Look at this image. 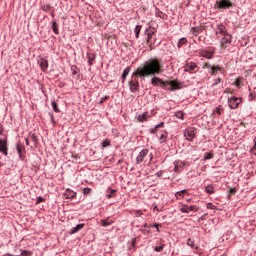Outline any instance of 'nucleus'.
Wrapping results in <instances>:
<instances>
[{
  "instance_id": "12",
  "label": "nucleus",
  "mask_w": 256,
  "mask_h": 256,
  "mask_svg": "<svg viewBox=\"0 0 256 256\" xmlns=\"http://www.w3.org/2000/svg\"><path fill=\"white\" fill-rule=\"evenodd\" d=\"M149 112H144L142 114H139L136 119L138 123H145L149 119Z\"/></svg>"
},
{
  "instance_id": "18",
  "label": "nucleus",
  "mask_w": 256,
  "mask_h": 256,
  "mask_svg": "<svg viewBox=\"0 0 256 256\" xmlns=\"http://www.w3.org/2000/svg\"><path fill=\"white\" fill-rule=\"evenodd\" d=\"M0 153H3V155H7V142L1 139H0Z\"/></svg>"
},
{
  "instance_id": "49",
  "label": "nucleus",
  "mask_w": 256,
  "mask_h": 256,
  "mask_svg": "<svg viewBox=\"0 0 256 256\" xmlns=\"http://www.w3.org/2000/svg\"><path fill=\"white\" fill-rule=\"evenodd\" d=\"M218 83H221V78H218V79L216 80V82L214 83V85H217Z\"/></svg>"
},
{
  "instance_id": "13",
  "label": "nucleus",
  "mask_w": 256,
  "mask_h": 256,
  "mask_svg": "<svg viewBox=\"0 0 256 256\" xmlns=\"http://www.w3.org/2000/svg\"><path fill=\"white\" fill-rule=\"evenodd\" d=\"M114 223L115 220L111 219L110 217L100 220L101 227H109V225H113Z\"/></svg>"
},
{
  "instance_id": "6",
  "label": "nucleus",
  "mask_w": 256,
  "mask_h": 256,
  "mask_svg": "<svg viewBox=\"0 0 256 256\" xmlns=\"http://www.w3.org/2000/svg\"><path fill=\"white\" fill-rule=\"evenodd\" d=\"M184 71L186 73H197L199 71V66L195 62H187L184 66Z\"/></svg>"
},
{
  "instance_id": "33",
  "label": "nucleus",
  "mask_w": 256,
  "mask_h": 256,
  "mask_svg": "<svg viewBox=\"0 0 256 256\" xmlns=\"http://www.w3.org/2000/svg\"><path fill=\"white\" fill-rule=\"evenodd\" d=\"M52 107H53V109H54V111L56 113H61V110H59V107L57 106V102L56 101L52 102Z\"/></svg>"
},
{
  "instance_id": "7",
  "label": "nucleus",
  "mask_w": 256,
  "mask_h": 256,
  "mask_svg": "<svg viewBox=\"0 0 256 256\" xmlns=\"http://www.w3.org/2000/svg\"><path fill=\"white\" fill-rule=\"evenodd\" d=\"M228 45H231V35L225 34L221 37L220 47L221 49H227Z\"/></svg>"
},
{
  "instance_id": "36",
  "label": "nucleus",
  "mask_w": 256,
  "mask_h": 256,
  "mask_svg": "<svg viewBox=\"0 0 256 256\" xmlns=\"http://www.w3.org/2000/svg\"><path fill=\"white\" fill-rule=\"evenodd\" d=\"M109 145H111V141L109 140H104L102 142V149H105V147H109Z\"/></svg>"
},
{
  "instance_id": "41",
  "label": "nucleus",
  "mask_w": 256,
  "mask_h": 256,
  "mask_svg": "<svg viewBox=\"0 0 256 256\" xmlns=\"http://www.w3.org/2000/svg\"><path fill=\"white\" fill-rule=\"evenodd\" d=\"M83 193L84 195H89V193H91V188H84Z\"/></svg>"
},
{
  "instance_id": "23",
  "label": "nucleus",
  "mask_w": 256,
  "mask_h": 256,
  "mask_svg": "<svg viewBox=\"0 0 256 256\" xmlns=\"http://www.w3.org/2000/svg\"><path fill=\"white\" fill-rule=\"evenodd\" d=\"M85 227V224H78L76 225L74 228L71 229V234H75V233H79V231H81V229H83Z\"/></svg>"
},
{
  "instance_id": "48",
  "label": "nucleus",
  "mask_w": 256,
  "mask_h": 256,
  "mask_svg": "<svg viewBox=\"0 0 256 256\" xmlns=\"http://www.w3.org/2000/svg\"><path fill=\"white\" fill-rule=\"evenodd\" d=\"M135 215H136V217H141L143 215V212H141V210H137L135 212Z\"/></svg>"
},
{
  "instance_id": "9",
  "label": "nucleus",
  "mask_w": 256,
  "mask_h": 256,
  "mask_svg": "<svg viewBox=\"0 0 256 256\" xmlns=\"http://www.w3.org/2000/svg\"><path fill=\"white\" fill-rule=\"evenodd\" d=\"M149 155V150L148 149H143L139 155L136 158V163L137 165H141L143 163L144 159Z\"/></svg>"
},
{
  "instance_id": "40",
  "label": "nucleus",
  "mask_w": 256,
  "mask_h": 256,
  "mask_svg": "<svg viewBox=\"0 0 256 256\" xmlns=\"http://www.w3.org/2000/svg\"><path fill=\"white\" fill-rule=\"evenodd\" d=\"M204 159H205V161H207L209 159H213V154L212 153H207Z\"/></svg>"
},
{
  "instance_id": "35",
  "label": "nucleus",
  "mask_w": 256,
  "mask_h": 256,
  "mask_svg": "<svg viewBox=\"0 0 256 256\" xmlns=\"http://www.w3.org/2000/svg\"><path fill=\"white\" fill-rule=\"evenodd\" d=\"M28 139H30L32 143H37V136H35V134H30Z\"/></svg>"
},
{
  "instance_id": "32",
  "label": "nucleus",
  "mask_w": 256,
  "mask_h": 256,
  "mask_svg": "<svg viewBox=\"0 0 256 256\" xmlns=\"http://www.w3.org/2000/svg\"><path fill=\"white\" fill-rule=\"evenodd\" d=\"M160 143H165L167 141V133H162L160 138H159Z\"/></svg>"
},
{
  "instance_id": "54",
  "label": "nucleus",
  "mask_w": 256,
  "mask_h": 256,
  "mask_svg": "<svg viewBox=\"0 0 256 256\" xmlns=\"http://www.w3.org/2000/svg\"><path fill=\"white\" fill-rule=\"evenodd\" d=\"M132 245H135V240H133Z\"/></svg>"
},
{
  "instance_id": "53",
  "label": "nucleus",
  "mask_w": 256,
  "mask_h": 256,
  "mask_svg": "<svg viewBox=\"0 0 256 256\" xmlns=\"http://www.w3.org/2000/svg\"><path fill=\"white\" fill-rule=\"evenodd\" d=\"M44 9H50V6H49V5H47V6H45V7H44Z\"/></svg>"
},
{
  "instance_id": "52",
  "label": "nucleus",
  "mask_w": 256,
  "mask_h": 256,
  "mask_svg": "<svg viewBox=\"0 0 256 256\" xmlns=\"http://www.w3.org/2000/svg\"><path fill=\"white\" fill-rule=\"evenodd\" d=\"M30 142L31 140L29 138H26V145H29Z\"/></svg>"
},
{
  "instance_id": "11",
  "label": "nucleus",
  "mask_w": 256,
  "mask_h": 256,
  "mask_svg": "<svg viewBox=\"0 0 256 256\" xmlns=\"http://www.w3.org/2000/svg\"><path fill=\"white\" fill-rule=\"evenodd\" d=\"M185 167V162L181 161V160H176L174 162V171L176 173H181L182 169H184Z\"/></svg>"
},
{
  "instance_id": "8",
  "label": "nucleus",
  "mask_w": 256,
  "mask_h": 256,
  "mask_svg": "<svg viewBox=\"0 0 256 256\" xmlns=\"http://www.w3.org/2000/svg\"><path fill=\"white\" fill-rule=\"evenodd\" d=\"M181 213H191V211H193L194 213H197V211H199V208L195 205H187V204H183L182 207L180 208Z\"/></svg>"
},
{
  "instance_id": "47",
  "label": "nucleus",
  "mask_w": 256,
  "mask_h": 256,
  "mask_svg": "<svg viewBox=\"0 0 256 256\" xmlns=\"http://www.w3.org/2000/svg\"><path fill=\"white\" fill-rule=\"evenodd\" d=\"M176 117H177L178 119H183V112H177V113H176Z\"/></svg>"
},
{
  "instance_id": "19",
  "label": "nucleus",
  "mask_w": 256,
  "mask_h": 256,
  "mask_svg": "<svg viewBox=\"0 0 256 256\" xmlns=\"http://www.w3.org/2000/svg\"><path fill=\"white\" fill-rule=\"evenodd\" d=\"M216 33H218L219 35H222V37L225 35H229V33H227V29L223 25L218 26Z\"/></svg>"
},
{
  "instance_id": "43",
  "label": "nucleus",
  "mask_w": 256,
  "mask_h": 256,
  "mask_svg": "<svg viewBox=\"0 0 256 256\" xmlns=\"http://www.w3.org/2000/svg\"><path fill=\"white\" fill-rule=\"evenodd\" d=\"M22 255H23V256H31L32 253H31L30 251L24 250V251L22 252Z\"/></svg>"
},
{
  "instance_id": "3",
  "label": "nucleus",
  "mask_w": 256,
  "mask_h": 256,
  "mask_svg": "<svg viewBox=\"0 0 256 256\" xmlns=\"http://www.w3.org/2000/svg\"><path fill=\"white\" fill-rule=\"evenodd\" d=\"M216 7L217 9H233L235 7V3H233L231 0H218L216 1Z\"/></svg>"
},
{
  "instance_id": "38",
  "label": "nucleus",
  "mask_w": 256,
  "mask_h": 256,
  "mask_svg": "<svg viewBox=\"0 0 256 256\" xmlns=\"http://www.w3.org/2000/svg\"><path fill=\"white\" fill-rule=\"evenodd\" d=\"M214 113H217V115H222L223 113V108L221 106L217 107L214 111Z\"/></svg>"
},
{
  "instance_id": "37",
  "label": "nucleus",
  "mask_w": 256,
  "mask_h": 256,
  "mask_svg": "<svg viewBox=\"0 0 256 256\" xmlns=\"http://www.w3.org/2000/svg\"><path fill=\"white\" fill-rule=\"evenodd\" d=\"M163 249H165V244L154 247V251H157L158 253H160V251H162Z\"/></svg>"
},
{
  "instance_id": "30",
  "label": "nucleus",
  "mask_w": 256,
  "mask_h": 256,
  "mask_svg": "<svg viewBox=\"0 0 256 256\" xmlns=\"http://www.w3.org/2000/svg\"><path fill=\"white\" fill-rule=\"evenodd\" d=\"M141 29H142V26L141 25H137L134 29V33H135V37L136 39H139V34L141 33Z\"/></svg>"
},
{
  "instance_id": "50",
  "label": "nucleus",
  "mask_w": 256,
  "mask_h": 256,
  "mask_svg": "<svg viewBox=\"0 0 256 256\" xmlns=\"http://www.w3.org/2000/svg\"><path fill=\"white\" fill-rule=\"evenodd\" d=\"M154 227H155V229H157V231H159V227H160L159 224H154Z\"/></svg>"
},
{
  "instance_id": "1",
  "label": "nucleus",
  "mask_w": 256,
  "mask_h": 256,
  "mask_svg": "<svg viewBox=\"0 0 256 256\" xmlns=\"http://www.w3.org/2000/svg\"><path fill=\"white\" fill-rule=\"evenodd\" d=\"M165 71L163 66V60L161 58H151L146 61L142 66H139L135 72H133L132 77H140L145 79V77H153L154 75H161Z\"/></svg>"
},
{
  "instance_id": "42",
  "label": "nucleus",
  "mask_w": 256,
  "mask_h": 256,
  "mask_svg": "<svg viewBox=\"0 0 256 256\" xmlns=\"http://www.w3.org/2000/svg\"><path fill=\"white\" fill-rule=\"evenodd\" d=\"M211 67H213V66H211L210 63H205V64L203 65V69H210V70H211Z\"/></svg>"
},
{
  "instance_id": "15",
  "label": "nucleus",
  "mask_w": 256,
  "mask_h": 256,
  "mask_svg": "<svg viewBox=\"0 0 256 256\" xmlns=\"http://www.w3.org/2000/svg\"><path fill=\"white\" fill-rule=\"evenodd\" d=\"M38 63L42 71H47V69L49 68V62L45 58H41L40 60H38Z\"/></svg>"
},
{
  "instance_id": "24",
  "label": "nucleus",
  "mask_w": 256,
  "mask_h": 256,
  "mask_svg": "<svg viewBox=\"0 0 256 256\" xmlns=\"http://www.w3.org/2000/svg\"><path fill=\"white\" fill-rule=\"evenodd\" d=\"M17 151L20 159L23 161V159H25V155L23 154V151H25V147H23L22 145H17Z\"/></svg>"
},
{
  "instance_id": "2",
  "label": "nucleus",
  "mask_w": 256,
  "mask_h": 256,
  "mask_svg": "<svg viewBox=\"0 0 256 256\" xmlns=\"http://www.w3.org/2000/svg\"><path fill=\"white\" fill-rule=\"evenodd\" d=\"M151 85H153L154 87L160 86L161 89H167V91H179V89H181L182 87V84L177 80L163 81V79L159 77H153L151 79Z\"/></svg>"
},
{
  "instance_id": "34",
  "label": "nucleus",
  "mask_w": 256,
  "mask_h": 256,
  "mask_svg": "<svg viewBox=\"0 0 256 256\" xmlns=\"http://www.w3.org/2000/svg\"><path fill=\"white\" fill-rule=\"evenodd\" d=\"M205 191H206V193L211 195L214 191L213 186H211V185L206 186Z\"/></svg>"
},
{
  "instance_id": "28",
  "label": "nucleus",
  "mask_w": 256,
  "mask_h": 256,
  "mask_svg": "<svg viewBox=\"0 0 256 256\" xmlns=\"http://www.w3.org/2000/svg\"><path fill=\"white\" fill-rule=\"evenodd\" d=\"M52 31L56 35H59V24H57L55 21L52 22Z\"/></svg>"
},
{
  "instance_id": "17",
  "label": "nucleus",
  "mask_w": 256,
  "mask_h": 256,
  "mask_svg": "<svg viewBox=\"0 0 256 256\" xmlns=\"http://www.w3.org/2000/svg\"><path fill=\"white\" fill-rule=\"evenodd\" d=\"M130 91L132 93H135V91H139V81L137 80L130 81Z\"/></svg>"
},
{
  "instance_id": "22",
  "label": "nucleus",
  "mask_w": 256,
  "mask_h": 256,
  "mask_svg": "<svg viewBox=\"0 0 256 256\" xmlns=\"http://www.w3.org/2000/svg\"><path fill=\"white\" fill-rule=\"evenodd\" d=\"M221 71V67L219 65L215 66L213 65L211 69L209 70L210 75H217Z\"/></svg>"
},
{
  "instance_id": "4",
  "label": "nucleus",
  "mask_w": 256,
  "mask_h": 256,
  "mask_svg": "<svg viewBox=\"0 0 256 256\" xmlns=\"http://www.w3.org/2000/svg\"><path fill=\"white\" fill-rule=\"evenodd\" d=\"M243 99L239 98V97H231L228 98V105L230 107V109H238L239 105H241Z\"/></svg>"
},
{
  "instance_id": "46",
  "label": "nucleus",
  "mask_w": 256,
  "mask_h": 256,
  "mask_svg": "<svg viewBox=\"0 0 256 256\" xmlns=\"http://www.w3.org/2000/svg\"><path fill=\"white\" fill-rule=\"evenodd\" d=\"M107 99H109V96H106L104 98H101L100 100V105H103V103H105V101H107Z\"/></svg>"
},
{
  "instance_id": "44",
  "label": "nucleus",
  "mask_w": 256,
  "mask_h": 256,
  "mask_svg": "<svg viewBox=\"0 0 256 256\" xmlns=\"http://www.w3.org/2000/svg\"><path fill=\"white\" fill-rule=\"evenodd\" d=\"M229 193L230 195H235V193H237V188H231Z\"/></svg>"
},
{
  "instance_id": "16",
  "label": "nucleus",
  "mask_w": 256,
  "mask_h": 256,
  "mask_svg": "<svg viewBox=\"0 0 256 256\" xmlns=\"http://www.w3.org/2000/svg\"><path fill=\"white\" fill-rule=\"evenodd\" d=\"M64 197H66V199H75L77 197V193L71 189H66Z\"/></svg>"
},
{
  "instance_id": "5",
  "label": "nucleus",
  "mask_w": 256,
  "mask_h": 256,
  "mask_svg": "<svg viewBox=\"0 0 256 256\" xmlns=\"http://www.w3.org/2000/svg\"><path fill=\"white\" fill-rule=\"evenodd\" d=\"M197 135V129L195 128H188L184 131V137L187 141H193Z\"/></svg>"
},
{
  "instance_id": "20",
  "label": "nucleus",
  "mask_w": 256,
  "mask_h": 256,
  "mask_svg": "<svg viewBox=\"0 0 256 256\" xmlns=\"http://www.w3.org/2000/svg\"><path fill=\"white\" fill-rule=\"evenodd\" d=\"M117 197V190L109 188L107 190V199H113Z\"/></svg>"
},
{
  "instance_id": "26",
  "label": "nucleus",
  "mask_w": 256,
  "mask_h": 256,
  "mask_svg": "<svg viewBox=\"0 0 256 256\" xmlns=\"http://www.w3.org/2000/svg\"><path fill=\"white\" fill-rule=\"evenodd\" d=\"M161 127H165V123L161 122L160 124L156 125L155 128L150 129V133L155 135V133H157V129H161Z\"/></svg>"
},
{
  "instance_id": "39",
  "label": "nucleus",
  "mask_w": 256,
  "mask_h": 256,
  "mask_svg": "<svg viewBox=\"0 0 256 256\" xmlns=\"http://www.w3.org/2000/svg\"><path fill=\"white\" fill-rule=\"evenodd\" d=\"M187 245H189V247H195V241H193L191 238H189L187 240Z\"/></svg>"
},
{
  "instance_id": "31",
  "label": "nucleus",
  "mask_w": 256,
  "mask_h": 256,
  "mask_svg": "<svg viewBox=\"0 0 256 256\" xmlns=\"http://www.w3.org/2000/svg\"><path fill=\"white\" fill-rule=\"evenodd\" d=\"M185 43H187V38H181L179 41H178V48L181 49V47H183V45H185Z\"/></svg>"
},
{
  "instance_id": "25",
  "label": "nucleus",
  "mask_w": 256,
  "mask_h": 256,
  "mask_svg": "<svg viewBox=\"0 0 256 256\" xmlns=\"http://www.w3.org/2000/svg\"><path fill=\"white\" fill-rule=\"evenodd\" d=\"M131 72V67H127L122 74V83H125L126 79H127V75H129V73Z\"/></svg>"
},
{
  "instance_id": "21",
  "label": "nucleus",
  "mask_w": 256,
  "mask_h": 256,
  "mask_svg": "<svg viewBox=\"0 0 256 256\" xmlns=\"http://www.w3.org/2000/svg\"><path fill=\"white\" fill-rule=\"evenodd\" d=\"M190 32L192 33V35H194V37H197L199 33H203V29L201 27H192Z\"/></svg>"
},
{
  "instance_id": "45",
  "label": "nucleus",
  "mask_w": 256,
  "mask_h": 256,
  "mask_svg": "<svg viewBox=\"0 0 256 256\" xmlns=\"http://www.w3.org/2000/svg\"><path fill=\"white\" fill-rule=\"evenodd\" d=\"M236 87H241V79H236V81L234 82Z\"/></svg>"
},
{
  "instance_id": "14",
  "label": "nucleus",
  "mask_w": 256,
  "mask_h": 256,
  "mask_svg": "<svg viewBox=\"0 0 256 256\" xmlns=\"http://www.w3.org/2000/svg\"><path fill=\"white\" fill-rule=\"evenodd\" d=\"M146 35H147V39H146L147 43H150L149 44L150 46L153 45L151 43V39H152L153 35H155V29L154 28L147 29L146 30Z\"/></svg>"
},
{
  "instance_id": "10",
  "label": "nucleus",
  "mask_w": 256,
  "mask_h": 256,
  "mask_svg": "<svg viewBox=\"0 0 256 256\" xmlns=\"http://www.w3.org/2000/svg\"><path fill=\"white\" fill-rule=\"evenodd\" d=\"M214 51L212 50H200L199 55L200 57H204L205 59H213Z\"/></svg>"
},
{
  "instance_id": "51",
  "label": "nucleus",
  "mask_w": 256,
  "mask_h": 256,
  "mask_svg": "<svg viewBox=\"0 0 256 256\" xmlns=\"http://www.w3.org/2000/svg\"><path fill=\"white\" fill-rule=\"evenodd\" d=\"M224 93H231V89L227 88Z\"/></svg>"
},
{
  "instance_id": "29",
  "label": "nucleus",
  "mask_w": 256,
  "mask_h": 256,
  "mask_svg": "<svg viewBox=\"0 0 256 256\" xmlns=\"http://www.w3.org/2000/svg\"><path fill=\"white\" fill-rule=\"evenodd\" d=\"M87 59H88V64L91 66L93 65V60L95 59V54L93 53H88L87 54Z\"/></svg>"
},
{
  "instance_id": "27",
  "label": "nucleus",
  "mask_w": 256,
  "mask_h": 256,
  "mask_svg": "<svg viewBox=\"0 0 256 256\" xmlns=\"http://www.w3.org/2000/svg\"><path fill=\"white\" fill-rule=\"evenodd\" d=\"M185 195H187V190H182V191L176 192L175 197L177 199H181V198L183 199Z\"/></svg>"
},
{
  "instance_id": "55",
  "label": "nucleus",
  "mask_w": 256,
  "mask_h": 256,
  "mask_svg": "<svg viewBox=\"0 0 256 256\" xmlns=\"http://www.w3.org/2000/svg\"><path fill=\"white\" fill-rule=\"evenodd\" d=\"M154 209H157V206H155Z\"/></svg>"
}]
</instances>
